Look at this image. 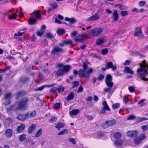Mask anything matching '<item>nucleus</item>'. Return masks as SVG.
Here are the masks:
<instances>
[{
	"label": "nucleus",
	"instance_id": "obj_44",
	"mask_svg": "<svg viewBox=\"0 0 148 148\" xmlns=\"http://www.w3.org/2000/svg\"><path fill=\"white\" fill-rule=\"evenodd\" d=\"M148 120V118L146 117L139 118L137 119V122L139 123L145 120Z\"/></svg>",
	"mask_w": 148,
	"mask_h": 148
},
{
	"label": "nucleus",
	"instance_id": "obj_40",
	"mask_svg": "<svg viewBox=\"0 0 148 148\" xmlns=\"http://www.w3.org/2000/svg\"><path fill=\"white\" fill-rule=\"evenodd\" d=\"M113 63L112 62H108L105 64L106 67L107 69H109L111 68L112 66Z\"/></svg>",
	"mask_w": 148,
	"mask_h": 148
},
{
	"label": "nucleus",
	"instance_id": "obj_26",
	"mask_svg": "<svg viewBox=\"0 0 148 148\" xmlns=\"http://www.w3.org/2000/svg\"><path fill=\"white\" fill-rule=\"evenodd\" d=\"M80 110L79 109L73 110L70 112V115H77L79 112Z\"/></svg>",
	"mask_w": 148,
	"mask_h": 148
},
{
	"label": "nucleus",
	"instance_id": "obj_16",
	"mask_svg": "<svg viewBox=\"0 0 148 148\" xmlns=\"http://www.w3.org/2000/svg\"><path fill=\"white\" fill-rule=\"evenodd\" d=\"M36 112L35 110L32 111H28L26 114L27 119H28L29 117L31 118L34 117L36 115Z\"/></svg>",
	"mask_w": 148,
	"mask_h": 148
},
{
	"label": "nucleus",
	"instance_id": "obj_60",
	"mask_svg": "<svg viewBox=\"0 0 148 148\" xmlns=\"http://www.w3.org/2000/svg\"><path fill=\"white\" fill-rule=\"evenodd\" d=\"M139 137L141 141L143 140H145L146 138V137L145 136V134H141L139 136Z\"/></svg>",
	"mask_w": 148,
	"mask_h": 148
},
{
	"label": "nucleus",
	"instance_id": "obj_56",
	"mask_svg": "<svg viewBox=\"0 0 148 148\" xmlns=\"http://www.w3.org/2000/svg\"><path fill=\"white\" fill-rule=\"evenodd\" d=\"M104 77V76L102 74L100 75L97 78V80L99 81L102 80Z\"/></svg>",
	"mask_w": 148,
	"mask_h": 148
},
{
	"label": "nucleus",
	"instance_id": "obj_57",
	"mask_svg": "<svg viewBox=\"0 0 148 148\" xmlns=\"http://www.w3.org/2000/svg\"><path fill=\"white\" fill-rule=\"evenodd\" d=\"M121 14L122 16H125L128 14V12L126 11H122L121 12Z\"/></svg>",
	"mask_w": 148,
	"mask_h": 148
},
{
	"label": "nucleus",
	"instance_id": "obj_41",
	"mask_svg": "<svg viewBox=\"0 0 148 148\" xmlns=\"http://www.w3.org/2000/svg\"><path fill=\"white\" fill-rule=\"evenodd\" d=\"M115 8L120 9H123L125 8V7L124 5H121L120 4H116L115 5Z\"/></svg>",
	"mask_w": 148,
	"mask_h": 148
},
{
	"label": "nucleus",
	"instance_id": "obj_9",
	"mask_svg": "<svg viewBox=\"0 0 148 148\" xmlns=\"http://www.w3.org/2000/svg\"><path fill=\"white\" fill-rule=\"evenodd\" d=\"M138 134V132L136 131H130L128 132L127 134L128 136L131 137H135Z\"/></svg>",
	"mask_w": 148,
	"mask_h": 148
},
{
	"label": "nucleus",
	"instance_id": "obj_58",
	"mask_svg": "<svg viewBox=\"0 0 148 148\" xmlns=\"http://www.w3.org/2000/svg\"><path fill=\"white\" fill-rule=\"evenodd\" d=\"M123 101L124 103L125 104H127L129 101V100L128 99L126 96L125 95L124 97Z\"/></svg>",
	"mask_w": 148,
	"mask_h": 148
},
{
	"label": "nucleus",
	"instance_id": "obj_47",
	"mask_svg": "<svg viewBox=\"0 0 148 148\" xmlns=\"http://www.w3.org/2000/svg\"><path fill=\"white\" fill-rule=\"evenodd\" d=\"M63 42L65 45H69L72 44V41L71 40H65L63 41Z\"/></svg>",
	"mask_w": 148,
	"mask_h": 148
},
{
	"label": "nucleus",
	"instance_id": "obj_49",
	"mask_svg": "<svg viewBox=\"0 0 148 148\" xmlns=\"http://www.w3.org/2000/svg\"><path fill=\"white\" fill-rule=\"evenodd\" d=\"M108 51L107 48L103 49L101 51V53L103 55H106L108 53Z\"/></svg>",
	"mask_w": 148,
	"mask_h": 148
},
{
	"label": "nucleus",
	"instance_id": "obj_21",
	"mask_svg": "<svg viewBox=\"0 0 148 148\" xmlns=\"http://www.w3.org/2000/svg\"><path fill=\"white\" fill-rule=\"evenodd\" d=\"M71 68V66L69 65H66L64 66L63 67V70L64 73H67L70 71V69Z\"/></svg>",
	"mask_w": 148,
	"mask_h": 148
},
{
	"label": "nucleus",
	"instance_id": "obj_12",
	"mask_svg": "<svg viewBox=\"0 0 148 148\" xmlns=\"http://www.w3.org/2000/svg\"><path fill=\"white\" fill-rule=\"evenodd\" d=\"M112 21H116L118 20L119 16L117 10H114L112 14Z\"/></svg>",
	"mask_w": 148,
	"mask_h": 148
},
{
	"label": "nucleus",
	"instance_id": "obj_33",
	"mask_svg": "<svg viewBox=\"0 0 148 148\" xmlns=\"http://www.w3.org/2000/svg\"><path fill=\"white\" fill-rule=\"evenodd\" d=\"M121 134L118 132H115L114 134V137L115 139L119 138L121 137Z\"/></svg>",
	"mask_w": 148,
	"mask_h": 148
},
{
	"label": "nucleus",
	"instance_id": "obj_30",
	"mask_svg": "<svg viewBox=\"0 0 148 148\" xmlns=\"http://www.w3.org/2000/svg\"><path fill=\"white\" fill-rule=\"evenodd\" d=\"M123 143V141L122 140H118L115 141V145L116 146H121Z\"/></svg>",
	"mask_w": 148,
	"mask_h": 148
},
{
	"label": "nucleus",
	"instance_id": "obj_24",
	"mask_svg": "<svg viewBox=\"0 0 148 148\" xmlns=\"http://www.w3.org/2000/svg\"><path fill=\"white\" fill-rule=\"evenodd\" d=\"M88 67V66L86 63L84 62L83 64V69H81L79 70V74H80V73L82 72H84L85 70H86L87 69V68Z\"/></svg>",
	"mask_w": 148,
	"mask_h": 148
},
{
	"label": "nucleus",
	"instance_id": "obj_36",
	"mask_svg": "<svg viewBox=\"0 0 148 148\" xmlns=\"http://www.w3.org/2000/svg\"><path fill=\"white\" fill-rule=\"evenodd\" d=\"M5 121L7 124L9 125L12 123V120L11 118L9 117L5 119Z\"/></svg>",
	"mask_w": 148,
	"mask_h": 148
},
{
	"label": "nucleus",
	"instance_id": "obj_23",
	"mask_svg": "<svg viewBox=\"0 0 148 148\" xmlns=\"http://www.w3.org/2000/svg\"><path fill=\"white\" fill-rule=\"evenodd\" d=\"M126 71V73L133 75L134 73V71L130 69V67L126 66L124 69V72Z\"/></svg>",
	"mask_w": 148,
	"mask_h": 148
},
{
	"label": "nucleus",
	"instance_id": "obj_42",
	"mask_svg": "<svg viewBox=\"0 0 148 148\" xmlns=\"http://www.w3.org/2000/svg\"><path fill=\"white\" fill-rule=\"evenodd\" d=\"M68 133L67 130L66 129H64L59 132L58 134V135H63L64 134H67Z\"/></svg>",
	"mask_w": 148,
	"mask_h": 148
},
{
	"label": "nucleus",
	"instance_id": "obj_6",
	"mask_svg": "<svg viewBox=\"0 0 148 148\" xmlns=\"http://www.w3.org/2000/svg\"><path fill=\"white\" fill-rule=\"evenodd\" d=\"M116 123V121L115 119H112L110 121H105V123L103 125V128L105 129L106 128L110 127L114 125Z\"/></svg>",
	"mask_w": 148,
	"mask_h": 148
},
{
	"label": "nucleus",
	"instance_id": "obj_45",
	"mask_svg": "<svg viewBox=\"0 0 148 148\" xmlns=\"http://www.w3.org/2000/svg\"><path fill=\"white\" fill-rule=\"evenodd\" d=\"M26 137V135L24 134L21 135L19 136V139L21 141H22L25 139Z\"/></svg>",
	"mask_w": 148,
	"mask_h": 148
},
{
	"label": "nucleus",
	"instance_id": "obj_3",
	"mask_svg": "<svg viewBox=\"0 0 148 148\" xmlns=\"http://www.w3.org/2000/svg\"><path fill=\"white\" fill-rule=\"evenodd\" d=\"M101 12V10H99L95 14L88 18L86 20L87 22H93L99 20L100 17L99 14Z\"/></svg>",
	"mask_w": 148,
	"mask_h": 148
},
{
	"label": "nucleus",
	"instance_id": "obj_32",
	"mask_svg": "<svg viewBox=\"0 0 148 148\" xmlns=\"http://www.w3.org/2000/svg\"><path fill=\"white\" fill-rule=\"evenodd\" d=\"M37 21L36 19L35 18H30L28 21V24L29 25H32L36 22Z\"/></svg>",
	"mask_w": 148,
	"mask_h": 148
},
{
	"label": "nucleus",
	"instance_id": "obj_34",
	"mask_svg": "<svg viewBox=\"0 0 148 148\" xmlns=\"http://www.w3.org/2000/svg\"><path fill=\"white\" fill-rule=\"evenodd\" d=\"M134 141L135 144L137 145L140 144L142 141L139 137L138 138L136 137H135Z\"/></svg>",
	"mask_w": 148,
	"mask_h": 148
},
{
	"label": "nucleus",
	"instance_id": "obj_1",
	"mask_svg": "<svg viewBox=\"0 0 148 148\" xmlns=\"http://www.w3.org/2000/svg\"><path fill=\"white\" fill-rule=\"evenodd\" d=\"M29 98L27 97H24L18 101L15 102L14 105H12L9 107L6 108V111L9 112L12 110L14 106H16V109L17 110H26L28 105Z\"/></svg>",
	"mask_w": 148,
	"mask_h": 148
},
{
	"label": "nucleus",
	"instance_id": "obj_64",
	"mask_svg": "<svg viewBox=\"0 0 148 148\" xmlns=\"http://www.w3.org/2000/svg\"><path fill=\"white\" fill-rule=\"evenodd\" d=\"M112 88L109 87L104 88L103 89L104 91L105 92H108L109 93L110 92Z\"/></svg>",
	"mask_w": 148,
	"mask_h": 148
},
{
	"label": "nucleus",
	"instance_id": "obj_17",
	"mask_svg": "<svg viewBox=\"0 0 148 148\" xmlns=\"http://www.w3.org/2000/svg\"><path fill=\"white\" fill-rule=\"evenodd\" d=\"M12 130L10 129H7L5 132V135L7 137L10 138L12 137Z\"/></svg>",
	"mask_w": 148,
	"mask_h": 148
},
{
	"label": "nucleus",
	"instance_id": "obj_5",
	"mask_svg": "<svg viewBox=\"0 0 148 148\" xmlns=\"http://www.w3.org/2000/svg\"><path fill=\"white\" fill-rule=\"evenodd\" d=\"M93 70L92 68H90L88 70L86 71H84V72H82L80 73H79V76L80 77H83L84 78H88L90 77V74L92 72Z\"/></svg>",
	"mask_w": 148,
	"mask_h": 148
},
{
	"label": "nucleus",
	"instance_id": "obj_61",
	"mask_svg": "<svg viewBox=\"0 0 148 148\" xmlns=\"http://www.w3.org/2000/svg\"><path fill=\"white\" fill-rule=\"evenodd\" d=\"M23 32H18V34L16 33H15L14 34V38H17V37H16L17 36H22L23 34Z\"/></svg>",
	"mask_w": 148,
	"mask_h": 148
},
{
	"label": "nucleus",
	"instance_id": "obj_31",
	"mask_svg": "<svg viewBox=\"0 0 148 148\" xmlns=\"http://www.w3.org/2000/svg\"><path fill=\"white\" fill-rule=\"evenodd\" d=\"M64 72L63 69H58L56 73V75L58 76H61L64 75Z\"/></svg>",
	"mask_w": 148,
	"mask_h": 148
},
{
	"label": "nucleus",
	"instance_id": "obj_55",
	"mask_svg": "<svg viewBox=\"0 0 148 148\" xmlns=\"http://www.w3.org/2000/svg\"><path fill=\"white\" fill-rule=\"evenodd\" d=\"M64 90V87L61 86V87L57 88V91L59 93H60L62 92H63Z\"/></svg>",
	"mask_w": 148,
	"mask_h": 148
},
{
	"label": "nucleus",
	"instance_id": "obj_38",
	"mask_svg": "<svg viewBox=\"0 0 148 148\" xmlns=\"http://www.w3.org/2000/svg\"><path fill=\"white\" fill-rule=\"evenodd\" d=\"M42 130L41 128H40L35 134L34 137H39L42 134Z\"/></svg>",
	"mask_w": 148,
	"mask_h": 148
},
{
	"label": "nucleus",
	"instance_id": "obj_28",
	"mask_svg": "<svg viewBox=\"0 0 148 148\" xmlns=\"http://www.w3.org/2000/svg\"><path fill=\"white\" fill-rule=\"evenodd\" d=\"M104 40L103 38H99L97 39L96 42V44L97 45H100L104 43Z\"/></svg>",
	"mask_w": 148,
	"mask_h": 148
},
{
	"label": "nucleus",
	"instance_id": "obj_15",
	"mask_svg": "<svg viewBox=\"0 0 148 148\" xmlns=\"http://www.w3.org/2000/svg\"><path fill=\"white\" fill-rule=\"evenodd\" d=\"M17 118L19 120L24 121L27 119L26 114H20L17 116Z\"/></svg>",
	"mask_w": 148,
	"mask_h": 148
},
{
	"label": "nucleus",
	"instance_id": "obj_48",
	"mask_svg": "<svg viewBox=\"0 0 148 148\" xmlns=\"http://www.w3.org/2000/svg\"><path fill=\"white\" fill-rule=\"evenodd\" d=\"M136 116L134 115H130L127 118V120H134L136 118Z\"/></svg>",
	"mask_w": 148,
	"mask_h": 148
},
{
	"label": "nucleus",
	"instance_id": "obj_51",
	"mask_svg": "<svg viewBox=\"0 0 148 148\" xmlns=\"http://www.w3.org/2000/svg\"><path fill=\"white\" fill-rule=\"evenodd\" d=\"M46 36L47 38H49L50 39L53 38V35L50 32L47 33L46 34Z\"/></svg>",
	"mask_w": 148,
	"mask_h": 148
},
{
	"label": "nucleus",
	"instance_id": "obj_46",
	"mask_svg": "<svg viewBox=\"0 0 148 148\" xmlns=\"http://www.w3.org/2000/svg\"><path fill=\"white\" fill-rule=\"evenodd\" d=\"M17 16V14L15 13H13L9 17L10 19H16V17Z\"/></svg>",
	"mask_w": 148,
	"mask_h": 148
},
{
	"label": "nucleus",
	"instance_id": "obj_53",
	"mask_svg": "<svg viewBox=\"0 0 148 148\" xmlns=\"http://www.w3.org/2000/svg\"><path fill=\"white\" fill-rule=\"evenodd\" d=\"M57 119L56 117H52L49 120V122L51 123H53L54 122L56 121Z\"/></svg>",
	"mask_w": 148,
	"mask_h": 148
},
{
	"label": "nucleus",
	"instance_id": "obj_27",
	"mask_svg": "<svg viewBox=\"0 0 148 148\" xmlns=\"http://www.w3.org/2000/svg\"><path fill=\"white\" fill-rule=\"evenodd\" d=\"M64 125V123L61 122H59L56 125L55 127L58 130H60L61 128L63 127Z\"/></svg>",
	"mask_w": 148,
	"mask_h": 148
},
{
	"label": "nucleus",
	"instance_id": "obj_8",
	"mask_svg": "<svg viewBox=\"0 0 148 148\" xmlns=\"http://www.w3.org/2000/svg\"><path fill=\"white\" fill-rule=\"evenodd\" d=\"M63 51V49L59 47L58 46L54 47L51 51V54L52 55H55L57 53H62Z\"/></svg>",
	"mask_w": 148,
	"mask_h": 148
},
{
	"label": "nucleus",
	"instance_id": "obj_54",
	"mask_svg": "<svg viewBox=\"0 0 148 148\" xmlns=\"http://www.w3.org/2000/svg\"><path fill=\"white\" fill-rule=\"evenodd\" d=\"M95 115H92L91 116H90L89 115H87L85 116L89 120L91 121L92 120L94 117H95Z\"/></svg>",
	"mask_w": 148,
	"mask_h": 148
},
{
	"label": "nucleus",
	"instance_id": "obj_7",
	"mask_svg": "<svg viewBox=\"0 0 148 148\" xmlns=\"http://www.w3.org/2000/svg\"><path fill=\"white\" fill-rule=\"evenodd\" d=\"M102 32V30L101 29L95 28L91 31V35L93 36H96L100 34Z\"/></svg>",
	"mask_w": 148,
	"mask_h": 148
},
{
	"label": "nucleus",
	"instance_id": "obj_22",
	"mask_svg": "<svg viewBox=\"0 0 148 148\" xmlns=\"http://www.w3.org/2000/svg\"><path fill=\"white\" fill-rule=\"evenodd\" d=\"M102 105L103 106V108L106 110L108 111H110L111 110L106 101H103V102Z\"/></svg>",
	"mask_w": 148,
	"mask_h": 148
},
{
	"label": "nucleus",
	"instance_id": "obj_25",
	"mask_svg": "<svg viewBox=\"0 0 148 148\" xmlns=\"http://www.w3.org/2000/svg\"><path fill=\"white\" fill-rule=\"evenodd\" d=\"M29 78L28 77H23L20 78L19 79L20 82L22 83H25L29 80Z\"/></svg>",
	"mask_w": 148,
	"mask_h": 148
},
{
	"label": "nucleus",
	"instance_id": "obj_59",
	"mask_svg": "<svg viewBox=\"0 0 148 148\" xmlns=\"http://www.w3.org/2000/svg\"><path fill=\"white\" fill-rule=\"evenodd\" d=\"M44 33V31L42 30V31H38L36 33V35L39 36H42Z\"/></svg>",
	"mask_w": 148,
	"mask_h": 148
},
{
	"label": "nucleus",
	"instance_id": "obj_35",
	"mask_svg": "<svg viewBox=\"0 0 148 148\" xmlns=\"http://www.w3.org/2000/svg\"><path fill=\"white\" fill-rule=\"evenodd\" d=\"M53 86L52 85H43L42 86H40V87H39L38 88H37L36 89L35 91H41L45 87V86H48L49 87H51L52 86Z\"/></svg>",
	"mask_w": 148,
	"mask_h": 148
},
{
	"label": "nucleus",
	"instance_id": "obj_4",
	"mask_svg": "<svg viewBox=\"0 0 148 148\" xmlns=\"http://www.w3.org/2000/svg\"><path fill=\"white\" fill-rule=\"evenodd\" d=\"M112 76L110 74H108L106 76L105 82L107 86L112 88L114 85L113 82H112Z\"/></svg>",
	"mask_w": 148,
	"mask_h": 148
},
{
	"label": "nucleus",
	"instance_id": "obj_50",
	"mask_svg": "<svg viewBox=\"0 0 148 148\" xmlns=\"http://www.w3.org/2000/svg\"><path fill=\"white\" fill-rule=\"evenodd\" d=\"M128 88L130 92L131 93L134 92L135 89L134 86H129Z\"/></svg>",
	"mask_w": 148,
	"mask_h": 148
},
{
	"label": "nucleus",
	"instance_id": "obj_11",
	"mask_svg": "<svg viewBox=\"0 0 148 148\" xmlns=\"http://www.w3.org/2000/svg\"><path fill=\"white\" fill-rule=\"evenodd\" d=\"M27 94V92L24 90H21L17 92L16 95V97L17 99H18L21 97Z\"/></svg>",
	"mask_w": 148,
	"mask_h": 148
},
{
	"label": "nucleus",
	"instance_id": "obj_37",
	"mask_svg": "<svg viewBox=\"0 0 148 148\" xmlns=\"http://www.w3.org/2000/svg\"><path fill=\"white\" fill-rule=\"evenodd\" d=\"M65 32V31L63 29H58L57 33L60 35H62Z\"/></svg>",
	"mask_w": 148,
	"mask_h": 148
},
{
	"label": "nucleus",
	"instance_id": "obj_29",
	"mask_svg": "<svg viewBox=\"0 0 148 148\" xmlns=\"http://www.w3.org/2000/svg\"><path fill=\"white\" fill-rule=\"evenodd\" d=\"M74 93L73 92H71L67 97V99L70 101L73 99L74 97Z\"/></svg>",
	"mask_w": 148,
	"mask_h": 148
},
{
	"label": "nucleus",
	"instance_id": "obj_52",
	"mask_svg": "<svg viewBox=\"0 0 148 148\" xmlns=\"http://www.w3.org/2000/svg\"><path fill=\"white\" fill-rule=\"evenodd\" d=\"M11 96V93H7L4 95V98L5 99L7 100L8 98H10Z\"/></svg>",
	"mask_w": 148,
	"mask_h": 148
},
{
	"label": "nucleus",
	"instance_id": "obj_18",
	"mask_svg": "<svg viewBox=\"0 0 148 148\" xmlns=\"http://www.w3.org/2000/svg\"><path fill=\"white\" fill-rule=\"evenodd\" d=\"M64 20L66 21L69 22V25L73 24L76 22V20L73 18H69L68 17H66L65 18Z\"/></svg>",
	"mask_w": 148,
	"mask_h": 148
},
{
	"label": "nucleus",
	"instance_id": "obj_20",
	"mask_svg": "<svg viewBox=\"0 0 148 148\" xmlns=\"http://www.w3.org/2000/svg\"><path fill=\"white\" fill-rule=\"evenodd\" d=\"M36 125L34 124H32L28 129V132L29 134H31L33 131L35 129Z\"/></svg>",
	"mask_w": 148,
	"mask_h": 148
},
{
	"label": "nucleus",
	"instance_id": "obj_63",
	"mask_svg": "<svg viewBox=\"0 0 148 148\" xmlns=\"http://www.w3.org/2000/svg\"><path fill=\"white\" fill-rule=\"evenodd\" d=\"M72 83L73 84V88L77 87L79 85V82L78 81H74Z\"/></svg>",
	"mask_w": 148,
	"mask_h": 148
},
{
	"label": "nucleus",
	"instance_id": "obj_10",
	"mask_svg": "<svg viewBox=\"0 0 148 148\" xmlns=\"http://www.w3.org/2000/svg\"><path fill=\"white\" fill-rule=\"evenodd\" d=\"M142 29L140 27H137L136 28L135 33L134 36V37H137L142 35Z\"/></svg>",
	"mask_w": 148,
	"mask_h": 148
},
{
	"label": "nucleus",
	"instance_id": "obj_2",
	"mask_svg": "<svg viewBox=\"0 0 148 148\" xmlns=\"http://www.w3.org/2000/svg\"><path fill=\"white\" fill-rule=\"evenodd\" d=\"M139 65L140 67L137 70L138 77L144 81H148V78L145 77L148 74V64H147L146 60H144L142 63L139 64Z\"/></svg>",
	"mask_w": 148,
	"mask_h": 148
},
{
	"label": "nucleus",
	"instance_id": "obj_43",
	"mask_svg": "<svg viewBox=\"0 0 148 148\" xmlns=\"http://www.w3.org/2000/svg\"><path fill=\"white\" fill-rule=\"evenodd\" d=\"M120 105L119 103H116L113 104L112 106V108L113 109H116L120 107Z\"/></svg>",
	"mask_w": 148,
	"mask_h": 148
},
{
	"label": "nucleus",
	"instance_id": "obj_14",
	"mask_svg": "<svg viewBox=\"0 0 148 148\" xmlns=\"http://www.w3.org/2000/svg\"><path fill=\"white\" fill-rule=\"evenodd\" d=\"M32 16L34 17L35 18L37 19L40 17L41 14H40V10H38L36 11H34L32 14Z\"/></svg>",
	"mask_w": 148,
	"mask_h": 148
},
{
	"label": "nucleus",
	"instance_id": "obj_19",
	"mask_svg": "<svg viewBox=\"0 0 148 148\" xmlns=\"http://www.w3.org/2000/svg\"><path fill=\"white\" fill-rule=\"evenodd\" d=\"M25 128V125L23 124H21L17 128L16 131L18 133H20Z\"/></svg>",
	"mask_w": 148,
	"mask_h": 148
},
{
	"label": "nucleus",
	"instance_id": "obj_62",
	"mask_svg": "<svg viewBox=\"0 0 148 148\" xmlns=\"http://www.w3.org/2000/svg\"><path fill=\"white\" fill-rule=\"evenodd\" d=\"M146 4V2L145 1H140L139 3V5L141 7H143Z\"/></svg>",
	"mask_w": 148,
	"mask_h": 148
},
{
	"label": "nucleus",
	"instance_id": "obj_39",
	"mask_svg": "<svg viewBox=\"0 0 148 148\" xmlns=\"http://www.w3.org/2000/svg\"><path fill=\"white\" fill-rule=\"evenodd\" d=\"M61 105V103H56L53 106V108L55 110H57L60 108Z\"/></svg>",
	"mask_w": 148,
	"mask_h": 148
},
{
	"label": "nucleus",
	"instance_id": "obj_13",
	"mask_svg": "<svg viewBox=\"0 0 148 148\" xmlns=\"http://www.w3.org/2000/svg\"><path fill=\"white\" fill-rule=\"evenodd\" d=\"M86 35V34H82L79 36H77L75 38V40L77 42L83 41L85 39Z\"/></svg>",
	"mask_w": 148,
	"mask_h": 148
}]
</instances>
